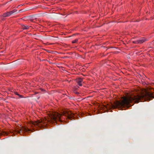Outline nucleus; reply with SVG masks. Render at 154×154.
<instances>
[{
  "label": "nucleus",
  "mask_w": 154,
  "mask_h": 154,
  "mask_svg": "<svg viewBox=\"0 0 154 154\" xmlns=\"http://www.w3.org/2000/svg\"><path fill=\"white\" fill-rule=\"evenodd\" d=\"M152 98H154V92L145 90L139 94L132 95L124 97L122 100L116 101L114 104L111 105V107L121 109L123 108H128L133 105L130 103H138L140 101L141 102L149 101Z\"/></svg>",
  "instance_id": "obj_1"
},
{
  "label": "nucleus",
  "mask_w": 154,
  "mask_h": 154,
  "mask_svg": "<svg viewBox=\"0 0 154 154\" xmlns=\"http://www.w3.org/2000/svg\"><path fill=\"white\" fill-rule=\"evenodd\" d=\"M62 115L66 116L67 118L71 120H72L71 119L73 116L72 113L69 112L68 110L63 111L60 114L57 112H53L50 113L48 120L46 119H43L34 122H31L29 124V126L32 128L34 130V127L43 128L47 125L48 123H55L57 120H60Z\"/></svg>",
  "instance_id": "obj_2"
},
{
  "label": "nucleus",
  "mask_w": 154,
  "mask_h": 154,
  "mask_svg": "<svg viewBox=\"0 0 154 154\" xmlns=\"http://www.w3.org/2000/svg\"><path fill=\"white\" fill-rule=\"evenodd\" d=\"M15 131L20 134H23L24 132H28V131H33L30 129H29L27 128H25L24 126L21 127V126L19 128H17L15 130Z\"/></svg>",
  "instance_id": "obj_3"
},
{
  "label": "nucleus",
  "mask_w": 154,
  "mask_h": 154,
  "mask_svg": "<svg viewBox=\"0 0 154 154\" xmlns=\"http://www.w3.org/2000/svg\"><path fill=\"white\" fill-rule=\"evenodd\" d=\"M76 81L77 83L79 86H82V79L80 78L77 79L76 80Z\"/></svg>",
  "instance_id": "obj_4"
},
{
  "label": "nucleus",
  "mask_w": 154,
  "mask_h": 154,
  "mask_svg": "<svg viewBox=\"0 0 154 154\" xmlns=\"http://www.w3.org/2000/svg\"><path fill=\"white\" fill-rule=\"evenodd\" d=\"M139 43L141 44L146 41V39L144 38H142L138 40Z\"/></svg>",
  "instance_id": "obj_5"
},
{
  "label": "nucleus",
  "mask_w": 154,
  "mask_h": 154,
  "mask_svg": "<svg viewBox=\"0 0 154 154\" xmlns=\"http://www.w3.org/2000/svg\"><path fill=\"white\" fill-rule=\"evenodd\" d=\"M31 26L27 25H23L22 26V28L23 29H28Z\"/></svg>",
  "instance_id": "obj_6"
},
{
  "label": "nucleus",
  "mask_w": 154,
  "mask_h": 154,
  "mask_svg": "<svg viewBox=\"0 0 154 154\" xmlns=\"http://www.w3.org/2000/svg\"><path fill=\"white\" fill-rule=\"evenodd\" d=\"M8 17L7 15V12L3 13L2 15L0 16V18H2L3 17Z\"/></svg>",
  "instance_id": "obj_7"
},
{
  "label": "nucleus",
  "mask_w": 154,
  "mask_h": 154,
  "mask_svg": "<svg viewBox=\"0 0 154 154\" xmlns=\"http://www.w3.org/2000/svg\"><path fill=\"white\" fill-rule=\"evenodd\" d=\"M17 11V10L16 9H14L12 11H9L11 14L12 15L14 14H15Z\"/></svg>",
  "instance_id": "obj_8"
},
{
  "label": "nucleus",
  "mask_w": 154,
  "mask_h": 154,
  "mask_svg": "<svg viewBox=\"0 0 154 154\" xmlns=\"http://www.w3.org/2000/svg\"><path fill=\"white\" fill-rule=\"evenodd\" d=\"M9 134V132L6 131H3L2 134V135H7Z\"/></svg>",
  "instance_id": "obj_9"
},
{
  "label": "nucleus",
  "mask_w": 154,
  "mask_h": 154,
  "mask_svg": "<svg viewBox=\"0 0 154 154\" xmlns=\"http://www.w3.org/2000/svg\"><path fill=\"white\" fill-rule=\"evenodd\" d=\"M78 39H76L75 40H73V41H72V43H76L78 42Z\"/></svg>",
  "instance_id": "obj_10"
},
{
  "label": "nucleus",
  "mask_w": 154,
  "mask_h": 154,
  "mask_svg": "<svg viewBox=\"0 0 154 154\" xmlns=\"http://www.w3.org/2000/svg\"><path fill=\"white\" fill-rule=\"evenodd\" d=\"M15 94L16 95H17L19 96L20 97V98L23 97V96H22V95H20L19 94H18V93L17 92H15Z\"/></svg>",
  "instance_id": "obj_11"
},
{
  "label": "nucleus",
  "mask_w": 154,
  "mask_h": 154,
  "mask_svg": "<svg viewBox=\"0 0 154 154\" xmlns=\"http://www.w3.org/2000/svg\"><path fill=\"white\" fill-rule=\"evenodd\" d=\"M134 44H139L138 40H137L135 41H133L132 42Z\"/></svg>",
  "instance_id": "obj_12"
},
{
  "label": "nucleus",
  "mask_w": 154,
  "mask_h": 154,
  "mask_svg": "<svg viewBox=\"0 0 154 154\" xmlns=\"http://www.w3.org/2000/svg\"><path fill=\"white\" fill-rule=\"evenodd\" d=\"M7 15L8 17H9L11 15V14L9 11L7 12Z\"/></svg>",
  "instance_id": "obj_13"
},
{
  "label": "nucleus",
  "mask_w": 154,
  "mask_h": 154,
  "mask_svg": "<svg viewBox=\"0 0 154 154\" xmlns=\"http://www.w3.org/2000/svg\"><path fill=\"white\" fill-rule=\"evenodd\" d=\"M7 15L8 17H9L11 15V14L9 11L7 12Z\"/></svg>",
  "instance_id": "obj_14"
},
{
  "label": "nucleus",
  "mask_w": 154,
  "mask_h": 154,
  "mask_svg": "<svg viewBox=\"0 0 154 154\" xmlns=\"http://www.w3.org/2000/svg\"><path fill=\"white\" fill-rule=\"evenodd\" d=\"M4 17H3L2 18H0V19H1L2 20H4Z\"/></svg>",
  "instance_id": "obj_15"
}]
</instances>
